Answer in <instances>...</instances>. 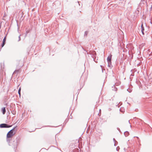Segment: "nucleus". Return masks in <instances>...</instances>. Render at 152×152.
<instances>
[{"label": "nucleus", "mask_w": 152, "mask_h": 152, "mask_svg": "<svg viewBox=\"0 0 152 152\" xmlns=\"http://www.w3.org/2000/svg\"><path fill=\"white\" fill-rule=\"evenodd\" d=\"M20 141V138L19 137H17L16 138V141L15 142V141H13L14 143L13 145L14 146V149H15V148H16L17 146L18 143Z\"/></svg>", "instance_id": "f257e3e1"}, {"label": "nucleus", "mask_w": 152, "mask_h": 152, "mask_svg": "<svg viewBox=\"0 0 152 152\" xmlns=\"http://www.w3.org/2000/svg\"><path fill=\"white\" fill-rule=\"evenodd\" d=\"M12 126L6 124H0V128H9L11 127Z\"/></svg>", "instance_id": "f03ea898"}, {"label": "nucleus", "mask_w": 152, "mask_h": 152, "mask_svg": "<svg viewBox=\"0 0 152 152\" xmlns=\"http://www.w3.org/2000/svg\"><path fill=\"white\" fill-rule=\"evenodd\" d=\"M6 36H5L3 39L2 43L1 45V48H2L5 45L6 42Z\"/></svg>", "instance_id": "7ed1b4c3"}, {"label": "nucleus", "mask_w": 152, "mask_h": 152, "mask_svg": "<svg viewBox=\"0 0 152 152\" xmlns=\"http://www.w3.org/2000/svg\"><path fill=\"white\" fill-rule=\"evenodd\" d=\"M112 56V55L111 54H110L108 56L107 58V62H110V61H111Z\"/></svg>", "instance_id": "20e7f679"}, {"label": "nucleus", "mask_w": 152, "mask_h": 152, "mask_svg": "<svg viewBox=\"0 0 152 152\" xmlns=\"http://www.w3.org/2000/svg\"><path fill=\"white\" fill-rule=\"evenodd\" d=\"M16 127V126L14 127L12 129L9 131L7 133H9V134H13L14 135L15 134V133H14V130Z\"/></svg>", "instance_id": "39448f33"}, {"label": "nucleus", "mask_w": 152, "mask_h": 152, "mask_svg": "<svg viewBox=\"0 0 152 152\" xmlns=\"http://www.w3.org/2000/svg\"><path fill=\"white\" fill-rule=\"evenodd\" d=\"M94 54H91L92 56H91L93 58V59H94V61L96 63H97V61H96L95 60V58H94L95 57H96V53L95 52V51H94Z\"/></svg>", "instance_id": "423d86ee"}, {"label": "nucleus", "mask_w": 152, "mask_h": 152, "mask_svg": "<svg viewBox=\"0 0 152 152\" xmlns=\"http://www.w3.org/2000/svg\"><path fill=\"white\" fill-rule=\"evenodd\" d=\"M141 32H142V34L143 35H144L145 34L144 28V26H143V25L142 24L141 25Z\"/></svg>", "instance_id": "0eeeda50"}, {"label": "nucleus", "mask_w": 152, "mask_h": 152, "mask_svg": "<svg viewBox=\"0 0 152 152\" xmlns=\"http://www.w3.org/2000/svg\"><path fill=\"white\" fill-rule=\"evenodd\" d=\"M12 138H8L6 137L7 141L8 142L9 145H11V144L10 141L11 140Z\"/></svg>", "instance_id": "6e6552de"}, {"label": "nucleus", "mask_w": 152, "mask_h": 152, "mask_svg": "<svg viewBox=\"0 0 152 152\" xmlns=\"http://www.w3.org/2000/svg\"><path fill=\"white\" fill-rule=\"evenodd\" d=\"M13 135V134H10L9 133H7V137L8 138H12V137Z\"/></svg>", "instance_id": "1a4fd4ad"}, {"label": "nucleus", "mask_w": 152, "mask_h": 152, "mask_svg": "<svg viewBox=\"0 0 152 152\" xmlns=\"http://www.w3.org/2000/svg\"><path fill=\"white\" fill-rule=\"evenodd\" d=\"M1 111L3 114H4L5 113L6 111L5 107H4L2 108Z\"/></svg>", "instance_id": "9d476101"}, {"label": "nucleus", "mask_w": 152, "mask_h": 152, "mask_svg": "<svg viewBox=\"0 0 152 152\" xmlns=\"http://www.w3.org/2000/svg\"><path fill=\"white\" fill-rule=\"evenodd\" d=\"M108 62V66L110 67V68H111L112 67H113V66L112 65V62L110 61V62Z\"/></svg>", "instance_id": "9b49d317"}, {"label": "nucleus", "mask_w": 152, "mask_h": 152, "mask_svg": "<svg viewBox=\"0 0 152 152\" xmlns=\"http://www.w3.org/2000/svg\"><path fill=\"white\" fill-rule=\"evenodd\" d=\"M124 135L126 137H127L129 135V133L128 131H126L124 133Z\"/></svg>", "instance_id": "f8f14e48"}, {"label": "nucleus", "mask_w": 152, "mask_h": 152, "mask_svg": "<svg viewBox=\"0 0 152 152\" xmlns=\"http://www.w3.org/2000/svg\"><path fill=\"white\" fill-rule=\"evenodd\" d=\"M1 69H2L3 71V69L4 68V63L1 64Z\"/></svg>", "instance_id": "ddd939ff"}, {"label": "nucleus", "mask_w": 152, "mask_h": 152, "mask_svg": "<svg viewBox=\"0 0 152 152\" xmlns=\"http://www.w3.org/2000/svg\"><path fill=\"white\" fill-rule=\"evenodd\" d=\"M30 29H28L26 30V34L25 35V37H26L27 36V34L30 32Z\"/></svg>", "instance_id": "4468645a"}, {"label": "nucleus", "mask_w": 152, "mask_h": 152, "mask_svg": "<svg viewBox=\"0 0 152 152\" xmlns=\"http://www.w3.org/2000/svg\"><path fill=\"white\" fill-rule=\"evenodd\" d=\"M20 91H21V88H20L18 90V94H19L20 97Z\"/></svg>", "instance_id": "2eb2a0df"}, {"label": "nucleus", "mask_w": 152, "mask_h": 152, "mask_svg": "<svg viewBox=\"0 0 152 152\" xmlns=\"http://www.w3.org/2000/svg\"><path fill=\"white\" fill-rule=\"evenodd\" d=\"M11 112L14 115H15L16 114V111L14 110L12 111Z\"/></svg>", "instance_id": "dca6fc26"}, {"label": "nucleus", "mask_w": 152, "mask_h": 152, "mask_svg": "<svg viewBox=\"0 0 152 152\" xmlns=\"http://www.w3.org/2000/svg\"><path fill=\"white\" fill-rule=\"evenodd\" d=\"M88 32L87 31H86L85 32V34H84V36H87V34H88Z\"/></svg>", "instance_id": "f3484780"}, {"label": "nucleus", "mask_w": 152, "mask_h": 152, "mask_svg": "<svg viewBox=\"0 0 152 152\" xmlns=\"http://www.w3.org/2000/svg\"><path fill=\"white\" fill-rule=\"evenodd\" d=\"M68 121V119H66L64 121V123H65V124Z\"/></svg>", "instance_id": "a211bd4d"}, {"label": "nucleus", "mask_w": 152, "mask_h": 152, "mask_svg": "<svg viewBox=\"0 0 152 152\" xmlns=\"http://www.w3.org/2000/svg\"><path fill=\"white\" fill-rule=\"evenodd\" d=\"M19 71V70H15V71L14 72L13 74H14L15 73H16V72H18Z\"/></svg>", "instance_id": "6ab92c4d"}, {"label": "nucleus", "mask_w": 152, "mask_h": 152, "mask_svg": "<svg viewBox=\"0 0 152 152\" xmlns=\"http://www.w3.org/2000/svg\"><path fill=\"white\" fill-rule=\"evenodd\" d=\"M21 36V35H20L18 37V38H19V39L18 40V42H19V41H20L21 40V38H20V36Z\"/></svg>", "instance_id": "aec40b11"}, {"label": "nucleus", "mask_w": 152, "mask_h": 152, "mask_svg": "<svg viewBox=\"0 0 152 152\" xmlns=\"http://www.w3.org/2000/svg\"><path fill=\"white\" fill-rule=\"evenodd\" d=\"M113 141L115 142V143L114 144V145L115 146V142H116L117 143H118L116 141L115 139V138H113Z\"/></svg>", "instance_id": "412c9836"}, {"label": "nucleus", "mask_w": 152, "mask_h": 152, "mask_svg": "<svg viewBox=\"0 0 152 152\" xmlns=\"http://www.w3.org/2000/svg\"><path fill=\"white\" fill-rule=\"evenodd\" d=\"M117 129L119 131V132L120 133H122V132L120 130V129H119V128L118 127V128H117Z\"/></svg>", "instance_id": "4be33fe9"}, {"label": "nucleus", "mask_w": 152, "mask_h": 152, "mask_svg": "<svg viewBox=\"0 0 152 152\" xmlns=\"http://www.w3.org/2000/svg\"><path fill=\"white\" fill-rule=\"evenodd\" d=\"M141 64H142V63L140 62V63H139L137 64V66H139Z\"/></svg>", "instance_id": "5701e85b"}, {"label": "nucleus", "mask_w": 152, "mask_h": 152, "mask_svg": "<svg viewBox=\"0 0 152 152\" xmlns=\"http://www.w3.org/2000/svg\"><path fill=\"white\" fill-rule=\"evenodd\" d=\"M129 89H127V91L129 92V93H131L132 92V90H129Z\"/></svg>", "instance_id": "b1692460"}, {"label": "nucleus", "mask_w": 152, "mask_h": 152, "mask_svg": "<svg viewBox=\"0 0 152 152\" xmlns=\"http://www.w3.org/2000/svg\"><path fill=\"white\" fill-rule=\"evenodd\" d=\"M113 90L115 91H116L117 90V89L116 88H114V89H113Z\"/></svg>", "instance_id": "393cba45"}, {"label": "nucleus", "mask_w": 152, "mask_h": 152, "mask_svg": "<svg viewBox=\"0 0 152 152\" xmlns=\"http://www.w3.org/2000/svg\"><path fill=\"white\" fill-rule=\"evenodd\" d=\"M150 10H152V5H151V7L150 8Z\"/></svg>", "instance_id": "a878e982"}, {"label": "nucleus", "mask_w": 152, "mask_h": 152, "mask_svg": "<svg viewBox=\"0 0 152 152\" xmlns=\"http://www.w3.org/2000/svg\"><path fill=\"white\" fill-rule=\"evenodd\" d=\"M116 150L117 151H118V147H117L116 148Z\"/></svg>", "instance_id": "bb28decb"}, {"label": "nucleus", "mask_w": 152, "mask_h": 152, "mask_svg": "<svg viewBox=\"0 0 152 152\" xmlns=\"http://www.w3.org/2000/svg\"><path fill=\"white\" fill-rule=\"evenodd\" d=\"M124 151H126V148H124Z\"/></svg>", "instance_id": "cd10ccee"}, {"label": "nucleus", "mask_w": 152, "mask_h": 152, "mask_svg": "<svg viewBox=\"0 0 152 152\" xmlns=\"http://www.w3.org/2000/svg\"><path fill=\"white\" fill-rule=\"evenodd\" d=\"M150 56H152V52L151 53L150 55Z\"/></svg>", "instance_id": "c85d7f7f"}, {"label": "nucleus", "mask_w": 152, "mask_h": 152, "mask_svg": "<svg viewBox=\"0 0 152 152\" xmlns=\"http://www.w3.org/2000/svg\"><path fill=\"white\" fill-rule=\"evenodd\" d=\"M78 3L79 4V5H80V2H79V1H78Z\"/></svg>", "instance_id": "c756f323"}, {"label": "nucleus", "mask_w": 152, "mask_h": 152, "mask_svg": "<svg viewBox=\"0 0 152 152\" xmlns=\"http://www.w3.org/2000/svg\"><path fill=\"white\" fill-rule=\"evenodd\" d=\"M23 17V12L22 13V15L21 17Z\"/></svg>", "instance_id": "7c9ffc66"}, {"label": "nucleus", "mask_w": 152, "mask_h": 152, "mask_svg": "<svg viewBox=\"0 0 152 152\" xmlns=\"http://www.w3.org/2000/svg\"><path fill=\"white\" fill-rule=\"evenodd\" d=\"M100 66L102 68V65H101Z\"/></svg>", "instance_id": "2f4dec72"}, {"label": "nucleus", "mask_w": 152, "mask_h": 152, "mask_svg": "<svg viewBox=\"0 0 152 152\" xmlns=\"http://www.w3.org/2000/svg\"><path fill=\"white\" fill-rule=\"evenodd\" d=\"M72 118V116H71V117H70V118Z\"/></svg>", "instance_id": "473e14b6"}, {"label": "nucleus", "mask_w": 152, "mask_h": 152, "mask_svg": "<svg viewBox=\"0 0 152 152\" xmlns=\"http://www.w3.org/2000/svg\"><path fill=\"white\" fill-rule=\"evenodd\" d=\"M72 118V116H71V117H70V118Z\"/></svg>", "instance_id": "72a5a7b5"}, {"label": "nucleus", "mask_w": 152, "mask_h": 152, "mask_svg": "<svg viewBox=\"0 0 152 152\" xmlns=\"http://www.w3.org/2000/svg\"><path fill=\"white\" fill-rule=\"evenodd\" d=\"M131 72H132V69L131 70Z\"/></svg>", "instance_id": "f704fd0d"}, {"label": "nucleus", "mask_w": 152, "mask_h": 152, "mask_svg": "<svg viewBox=\"0 0 152 152\" xmlns=\"http://www.w3.org/2000/svg\"><path fill=\"white\" fill-rule=\"evenodd\" d=\"M150 23H151L152 24V22L151 21Z\"/></svg>", "instance_id": "c9c22d12"}, {"label": "nucleus", "mask_w": 152, "mask_h": 152, "mask_svg": "<svg viewBox=\"0 0 152 152\" xmlns=\"http://www.w3.org/2000/svg\"><path fill=\"white\" fill-rule=\"evenodd\" d=\"M129 123L130 124V122H129Z\"/></svg>", "instance_id": "e433bc0d"}, {"label": "nucleus", "mask_w": 152, "mask_h": 152, "mask_svg": "<svg viewBox=\"0 0 152 152\" xmlns=\"http://www.w3.org/2000/svg\"><path fill=\"white\" fill-rule=\"evenodd\" d=\"M137 137V138H138V139L139 138V137Z\"/></svg>", "instance_id": "4c0bfd02"}, {"label": "nucleus", "mask_w": 152, "mask_h": 152, "mask_svg": "<svg viewBox=\"0 0 152 152\" xmlns=\"http://www.w3.org/2000/svg\"><path fill=\"white\" fill-rule=\"evenodd\" d=\"M34 131H35V130H33V132H34Z\"/></svg>", "instance_id": "58836bf2"}, {"label": "nucleus", "mask_w": 152, "mask_h": 152, "mask_svg": "<svg viewBox=\"0 0 152 152\" xmlns=\"http://www.w3.org/2000/svg\"><path fill=\"white\" fill-rule=\"evenodd\" d=\"M34 131H35V130H33V132H34Z\"/></svg>", "instance_id": "ea45409f"}, {"label": "nucleus", "mask_w": 152, "mask_h": 152, "mask_svg": "<svg viewBox=\"0 0 152 152\" xmlns=\"http://www.w3.org/2000/svg\"><path fill=\"white\" fill-rule=\"evenodd\" d=\"M34 131H35V130H33V132H34Z\"/></svg>", "instance_id": "a19ab883"}, {"label": "nucleus", "mask_w": 152, "mask_h": 152, "mask_svg": "<svg viewBox=\"0 0 152 152\" xmlns=\"http://www.w3.org/2000/svg\"><path fill=\"white\" fill-rule=\"evenodd\" d=\"M130 127H131V125H130Z\"/></svg>", "instance_id": "79ce46f5"}, {"label": "nucleus", "mask_w": 152, "mask_h": 152, "mask_svg": "<svg viewBox=\"0 0 152 152\" xmlns=\"http://www.w3.org/2000/svg\"><path fill=\"white\" fill-rule=\"evenodd\" d=\"M102 72H103V69H102Z\"/></svg>", "instance_id": "37998d69"}]
</instances>
